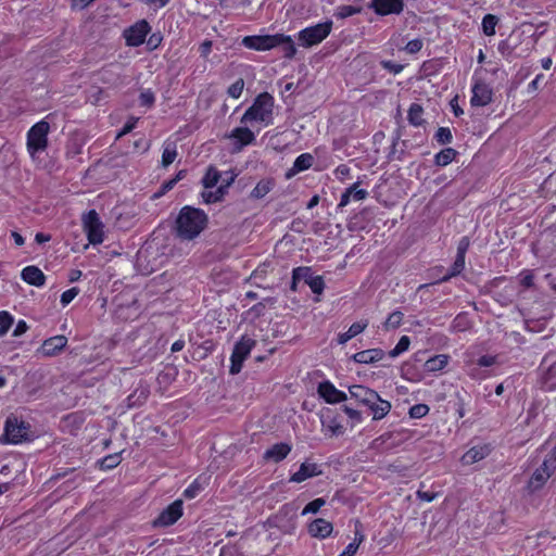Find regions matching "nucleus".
Listing matches in <instances>:
<instances>
[{
	"label": "nucleus",
	"instance_id": "nucleus-46",
	"mask_svg": "<svg viewBox=\"0 0 556 556\" xmlns=\"http://www.w3.org/2000/svg\"><path fill=\"white\" fill-rule=\"evenodd\" d=\"M362 11L361 8L353 7V5H341L338 8L337 16L339 18H346L349 16H352L354 14H357Z\"/></svg>",
	"mask_w": 556,
	"mask_h": 556
},
{
	"label": "nucleus",
	"instance_id": "nucleus-11",
	"mask_svg": "<svg viewBox=\"0 0 556 556\" xmlns=\"http://www.w3.org/2000/svg\"><path fill=\"white\" fill-rule=\"evenodd\" d=\"M281 37L276 35H264V36H247L242 39L244 47L257 51L270 50L279 46Z\"/></svg>",
	"mask_w": 556,
	"mask_h": 556
},
{
	"label": "nucleus",
	"instance_id": "nucleus-18",
	"mask_svg": "<svg viewBox=\"0 0 556 556\" xmlns=\"http://www.w3.org/2000/svg\"><path fill=\"white\" fill-rule=\"evenodd\" d=\"M291 445L288 443H276L271 447L266 450V452L263 455V458L265 460L279 463L288 456V454L291 452Z\"/></svg>",
	"mask_w": 556,
	"mask_h": 556
},
{
	"label": "nucleus",
	"instance_id": "nucleus-63",
	"mask_svg": "<svg viewBox=\"0 0 556 556\" xmlns=\"http://www.w3.org/2000/svg\"><path fill=\"white\" fill-rule=\"evenodd\" d=\"M27 329H28V326H27L26 321H24V320H20V321L16 324V326H15V328H14V330H13V336H14V337H20V336H22L23 333H25V332L27 331Z\"/></svg>",
	"mask_w": 556,
	"mask_h": 556
},
{
	"label": "nucleus",
	"instance_id": "nucleus-48",
	"mask_svg": "<svg viewBox=\"0 0 556 556\" xmlns=\"http://www.w3.org/2000/svg\"><path fill=\"white\" fill-rule=\"evenodd\" d=\"M307 286L315 294H320L324 291L325 282L321 276H313Z\"/></svg>",
	"mask_w": 556,
	"mask_h": 556
},
{
	"label": "nucleus",
	"instance_id": "nucleus-14",
	"mask_svg": "<svg viewBox=\"0 0 556 556\" xmlns=\"http://www.w3.org/2000/svg\"><path fill=\"white\" fill-rule=\"evenodd\" d=\"M317 392L329 404L342 403L348 400V395L338 390L330 381L320 382Z\"/></svg>",
	"mask_w": 556,
	"mask_h": 556
},
{
	"label": "nucleus",
	"instance_id": "nucleus-62",
	"mask_svg": "<svg viewBox=\"0 0 556 556\" xmlns=\"http://www.w3.org/2000/svg\"><path fill=\"white\" fill-rule=\"evenodd\" d=\"M354 189H346L342 195H341V199H340V202L338 204V208H342L344 206H346L351 200V195H352V191Z\"/></svg>",
	"mask_w": 556,
	"mask_h": 556
},
{
	"label": "nucleus",
	"instance_id": "nucleus-36",
	"mask_svg": "<svg viewBox=\"0 0 556 556\" xmlns=\"http://www.w3.org/2000/svg\"><path fill=\"white\" fill-rule=\"evenodd\" d=\"M498 23V17L493 14L484 15L482 20V30L485 36L495 35V27Z\"/></svg>",
	"mask_w": 556,
	"mask_h": 556
},
{
	"label": "nucleus",
	"instance_id": "nucleus-44",
	"mask_svg": "<svg viewBox=\"0 0 556 556\" xmlns=\"http://www.w3.org/2000/svg\"><path fill=\"white\" fill-rule=\"evenodd\" d=\"M402 320H403V313L400 311H394L387 318L384 326L387 329H389V328L395 329L401 325Z\"/></svg>",
	"mask_w": 556,
	"mask_h": 556
},
{
	"label": "nucleus",
	"instance_id": "nucleus-53",
	"mask_svg": "<svg viewBox=\"0 0 556 556\" xmlns=\"http://www.w3.org/2000/svg\"><path fill=\"white\" fill-rule=\"evenodd\" d=\"M348 189H354L352 191L351 198L356 200V201L364 200L368 195V192L365 189H358V182L353 184Z\"/></svg>",
	"mask_w": 556,
	"mask_h": 556
},
{
	"label": "nucleus",
	"instance_id": "nucleus-9",
	"mask_svg": "<svg viewBox=\"0 0 556 556\" xmlns=\"http://www.w3.org/2000/svg\"><path fill=\"white\" fill-rule=\"evenodd\" d=\"M182 516V501L176 500L163 509L152 522L155 528H164L174 525Z\"/></svg>",
	"mask_w": 556,
	"mask_h": 556
},
{
	"label": "nucleus",
	"instance_id": "nucleus-35",
	"mask_svg": "<svg viewBox=\"0 0 556 556\" xmlns=\"http://www.w3.org/2000/svg\"><path fill=\"white\" fill-rule=\"evenodd\" d=\"M177 156L176 146L173 142H168L165 144L163 154H162V165L164 167L169 166Z\"/></svg>",
	"mask_w": 556,
	"mask_h": 556
},
{
	"label": "nucleus",
	"instance_id": "nucleus-10",
	"mask_svg": "<svg viewBox=\"0 0 556 556\" xmlns=\"http://www.w3.org/2000/svg\"><path fill=\"white\" fill-rule=\"evenodd\" d=\"M151 27L146 20H141L124 30V38L126 45L130 47H138L144 42L147 35Z\"/></svg>",
	"mask_w": 556,
	"mask_h": 556
},
{
	"label": "nucleus",
	"instance_id": "nucleus-61",
	"mask_svg": "<svg viewBox=\"0 0 556 556\" xmlns=\"http://www.w3.org/2000/svg\"><path fill=\"white\" fill-rule=\"evenodd\" d=\"M495 356L483 355L478 359V365L482 367H489L495 364Z\"/></svg>",
	"mask_w": 556,
	"mask_h": 556
},
{
	"label": "nucleus",
	"instance_id": "nucleus-34",
	"mask_svg": "<svg viewBox=\"0 0 556 556\" xmlns=\"http://www.w3.org/2000/svg\"><path fill=\"white\" fill-rule=\"evenodd\" d=\"M219 178H220L219 172L215 167L210 166L202 179V184H203L204 188H206V189L213 188L217 185Z\"/></svg>",
	"mask_w": 556,
	"mask_h": 556
},
{
	"label": "nucleus",
	"instance_id": "nucleus-5",
	"mask_svg": "<svg viewBox=\"0 0 556 556\" xmlns=\"http://www.w3.org/2000/svg\"><path fill=\"white\" fill-rule=\"evenodd\" d=\"M331 28V21L306 27L299 33V40L304 47L315 46L330 34Z\"/></svg>",
	"mask_w": 556,
	"mask_h": 556
},
{
	"label": "nucleus",
	"instance_id": "nucleus-49",
	"mask_svg": "<svg viewBox=\"0 0 556 556\" xmlns=\"http://www.w3.org/2000/svg\"><path fill=\"white\" fill-rule=\"evenodd\" d=\"M429 413V407L426 404H416L409 408V416L412 418H421Z\"/></svg>",
	"mask_w": 556,
	"mask_h": 556
},
{
	"label": "nucleus",
	"instance_id": "nucleus-45",
	"mask_svg": "<svg viewBox=\"0 0 556 556\" xmlns=\"http://www.w3.org/2000/svg\"><path fill=\"white\" fill-rule=\"evenodd\" d=\"M325 504L326 501L324 498H315L304 507V509L302 510V515H306L309 513L316 514Z\"/></svg>",
	"mask_w": 556,
	"mask_h": 556
},
{
	"label": "nucleus",
	"instance_id": "nucleus-3",
	"mask_svg": "<svg viewBox=\"0 0 556 556\" xmlns=\"http://www.w3.org/2000/svg\"><path fill=\"white\" fill-rule=\"evenodd\" d=\"M50 125L46 121L36 123L27 134V150L30 155H35L39 151H43L48 146V134Z\"/></svg>",
	"mask_w": 556,
	"mask_h": 556
},
{
	"label": "nucleus",
	"instance_id": "nucleus-8",
	"mask_svg": "<svg viewBox=\"0 0 556 556\" xmlns=\"http://www.w3.org/2000/svg\"><path fill=\"white\" fill-rule=\"evenodd\" d=\"M84 229L91 244H100L103 241V225L94 210L89 211L83 218Z\"/></svg>",
	"mask_w": 556,
	"mask_h": 556
},
{
	"label": "nucleus",
	"instance_id": "nucleus-42",
	"mask_svg": "<svg viewBox=\"0 0 556 556\" xmlns=\"http://www.w3.org/2000/svg\"><path fill=\"white\" fill-rule=\"evenodd\" d=\"M13 324V317L5 311L0 312V337H3Z\"/></svg>",
	"mask_w": 556,
	"mask_h": 556
},
{
	"label": "nucleus",
	"instance_id": "nucleus-50",
	"mask_svg": "<svg viewBox=\"0 0 556 556\" xmlns=\"http://www.w3.org/2000/svg\"><path fill=\"white\" fill-rule=\"evenodd\" d=\"M424 42L421 39H413L405 46V51L409 54H415L421 50Z\"/></svg>",
	"mask_w": 556,
	"mask_h": 556
},
{
	"label": "nucleus",
	"instance_id": "nucleus-19",
	"mask_svg": "<svg viewBox=\"0 0 556 556\" xmlns=\"http://www.w3.org/2000/svg\"><path fill=\"white\" fill-rule=\"evenodd\" d=\"M229 138L236 139V150L240 151L243 147L251 144L255 140L253 131L247 127H237L231 130Z\"/></svg>",
	"mask_w": 556,
	"mask_h": 556
},
{
	"label": "nucleus",
	"instance_id": "nucleus-29",
	"mask_svg": "<svg viewBox=\"0 0 556 556\" xmlns=\"http://www.w3.org/2000/svg\"><path fill=\"white\" fill-rule=\"evenodd\" d=\"M447 355L439 354L429 358L425 364V368L427 371H438L443 369L447 365Z\"/></svg>",
	"mask_w": 556,
	"mask_h": 556
},
{
	"label": "nucleus",
	"instance_id": "nucleus-41",
	"mask_svg": "<svg viewBox=\"0 0 556 556\" xmlns=\"http://www.w3.org/2000/svg\"><path fill=\"white\" fill-rule=\"evenodd\" d=\"M409 344H410V340L407 336L401 337L397 344L395 345V348L389 352L390 357H396L401 353L407 351L409 348Z\"/></svg>",
	"mask_w": 556,
	"mask_h": 556
},
{
	"label": "nucleus",
	"instance_id": "nucleus-40",
	"mask_svg": "<svg viewBox=\"0 0 556 556\" xmlns=\"http://www.w3.org/2000/svg\"><path fill=\"white\" fill-rule=\"evenodd\" d=\"M149 395V391L146 388L137 389L132 394H130L127 399L128 405L134 406L137 404L143 403Z\"/></svg>",
	"mask_w": 556,
	"mask_h": 556
},
{
	"label": "nucleus",
	"instance_id": "nucleus-43",
	"mask_svg": "<svg viewBox=\"0 0 556 556\" xmlns=\"http://www.w3.org/2000/svg\"><path fill=\"white\" fill-rule=\"evenodd\" d=\"M434 138L437 139V141L440 144H447V143H451V141L453 139V136H452V131H451L450 128H447V127H440L437 130Z\"/></svg>",
	"mask_w": 556,
	"mask_h": 556
},
{
	"label": "nucleus",
	"instance_id": "nucleus-26",
	"mask_svg": "<svg viewBox=\"0 0 556 556\" xmlns=\"http://www.w3.org/2000/svg\"><path fill=\"white\" fill-rule=\"evenodd\" d=\"M313 160L314 159L309 153L299 155L293 163V167L286 174L287 178L292 177L296 173L308 169L313 165Z\"/></svg>",
	"mask_w": 556,
	"mask_h": 556
},
{
	"label": "nucleus",
	"instance_id": "nucleus-55",
	"mask_svg": "<svg viewBox=\"0 0 556 556\" xmlns=\"http://www.w3.org/2000/svg\"><path fill=\"white\" fill-rule=\"evenodd\" d=\"M154 93L150 90H147L144 92H141L140 94V103L144 106H151L154 103Z\"/></svg>",
	"mask_w": 556,
	"mask_h": 556
},
{
	"label": "nucleus",
	"instance_id": "nucleus-24",
	"mask_svg": "<svg viewBox=\"0 0 556 556\" xmlns=\"http://www.w3.org/2000/svg\"><path fill=\"white\" fill-rule=\"evenodd\" d=\"M368 327V320L354 323L350 326L346 332L338 336V343L345 344L349 340L362 333Z\"/></svg>",
	"mask_w": 556,
	"mask_h": 556
},
{
	"label": "nucleus",
	"instance_id": "nucleus-21",
	"mask_svg": "<svg viewBox=\"0 0 556 556\" xmlns=\"http://www.w3.org/2000/svg\"><path fill=\"white\" fill-rule=\"evenodd\" d=\"M22 279L35 287H42L46 276L37 266H27L22 270Z\"/></svg>",
	"mask_w": 556,
	"mask_h": 556
},
{
	"label": "nucleus",
	"instance_id": "nucleus-59",
	"mask_svg": "<svg viewBox=\"0 0 556 556\" xmlns=\"http://www.w3.org/2000/svg\"><path fill=\"white\" fill-rule=\"evenodd\" d=\"M328 429L331 431L333 435L343 434L344 428L341 424L337 422L336 419H331L327 425Z\"/></svg>",
	"mask_w": 556,
	"mask_h": 556
},
{
	"label": "nucleus",
	"instance_id": "nucleus-52",
	"mask_svg": "<svg viewBox=\"0 0 556 556\" xmlns=\"http://www.w3.org/2000/svg\"><path fill=\"white\" fill-rule=\"evenodd\" d=\"M342 409L343 412L349 416V418L351 420H353L354 422H361L363 417H362V413L357 409H354L348 405H343L342 406Z\"/></svg>",
	"mask_w": 556,
	"mask_h": 556
},
{
	"label": "nucleus",
	"instance_id": "nucleus-6",
	"mask_svg": "<svg viewBox=\"0 0 556 556\" xmlns=\"http://www.w3.org/2000/svg\"><path fill=\"white\" fill-rule=\"evenodd\" d=\"M255 343L254 339L247 336H243L240 341L236 343L230 358L231 365L229 372L231 375L240 372L243 361L248 357Z\"/></svg>",
	"mask_w": 556,
	"mask_h": 556
},
{
	"label": "nucleus",
	"instance_id": "nucleus-64",
	"mask_svg": "<svg viewBox=\"0 0 556 556\" xmlns=\"http://www.w3.org/2000/svg\"><path fill=\"white\" fill-rule=\"evenodd\" d=\"M358 549V543L352 542L350 543L343 553H341L339 556H354L355 553Z\"/></svg>",
	"mask_w": 556,
	"mask_h": 556
},
{
	"label": "nucleus",
	"instance_id": "nucleus-30",
	"mask_svg": "<svg viewBox=\"0 0 556 556\" xmlns=\"http://www.w3.org/2000/svg\"><path fill=\"white\" fill-rule=\"evenodd\" d=\"M465 268V255L456 254V258L445 276L440 281L444 282L450 280L452 277L459 275Z\"/></svg>",
	"mask_w": 556,
	"mask_h": 556
},
{
	"label": "nucleus",
	"instance_id": "nucleus-1",
	"mask_svg": "<svg viewBox=\"0 0 556 556\" xmlns=\"http://www.w3.org/2000/svg\"><path fill=\"white\" fill-rule=\"evenodd\" d=\"M207 215L200 208L184 206L176 219L177 233L185 240L198 237L206 227Z\"/></svg>",
	"mask_w": 556,
	"mask_h": 556
},
{
	"label": "nucleus",
	"instance_id": "nucleus-31",
	"mask_svg": "<svg viewBox=\"0 0 556 556\" xmlns=\"http://www.w3.org/2000/svg\"><path fill=\"white\" fill-rule=\"evenodd\" d=\"M277 37L282 38L281 40H279L280 42L278 47H282L285 58L292 59L296 53V49L292 38L283 34H277Z\"/></svg>",
	"mask_w": 556,
	"mask_h": 556
},
{
	"label": "nucleus",
	"instance_id": "nucleus-7",
	"mask_svg": "<svg viewBox=\"0 0 556 556\" xmlns=\"http://www.w3.org/2000/svg\"><path fill=\"white\" fill-rule=\"evenodd\" d=\"M28 425L18 421L16 417H8L4 427V433L1 441L17 444L27 439Z\"/></svg>",
	"mask_w": 556,
	"mask_h": 556
},
{
	"label": "nucleus",
	"instance_id": "nucleus-23",
	"mask_svg": "<svg viewBox=\"0 0 556 556\" xmlns=\"http://www.w3.org/2000/svg\"><path fill=\"white\" fill-rule=\"evenodd\" d=\"M375 390L369 389L362 384H354L349 387V393L352 399H354L358 404H368L371 399H374Z\"/></svg>",
	"mask_w": 556,
	"mask_h": 556
},
{
	"label": "nucleus",
	"instance_id": "nucleus-2",
	"mask_svg": "<svg viewBox=\"0 0 556 556\" xmlns=\"http://www.w3.org/2000/svg\"><path fill=\"white\" fill-rule=\"evenodd\" d=\"M274 109V98L268 92L260 93L253 104L245 111L241 117V123L262 122L266 125L271 123Z\"/></svg>",
	"mask_w": 556,
	"mask_h": 556
},
{
	"label": "nucleus",
	"instance_id": "nucleus-15",
	"mask_svg": "<svg viewBox=\"0 0 556 556\" xmlns=\"http://www.w3.org/2000/svg\"><path fill=\"white\" fill-rule=\"evenodd\" d=\"M320 475H323V470L318 464L304 462L301 464L299 470L290 477V482L301 483Z\"/></svg>",
	"mask_w": 556,
	"mask_h": 556
},
{
	"label": "nucleus",
	"instance_id": "nucleus-47",
	"mask_svg": "<svg viewBox=\"0 0 556 556\" xmlns=\"http://www.w3.org/2000/svg\"><path fill=\"white\" fill-rule=\"evenodd\" d=\"M244 87V80L242 78L237 79L233 84H231L227 90L229 97L238 99Z\"/></svg>",
	"mask_w": 556,
	"mask_h": 556
},
{
	"label": "nucleus",
	"instance_id": "nucleus-32",
	"mask_svg": "<svg viewBox=\"0 0 556 556\" xmlns=\"http://www.w3.org/2000/svg\"><path fill=\"white\" fill-rule=\"evenodd\" d=\"M424 109L418 103H413L408 110V122L414 126H421L424 124Z\"/></svg>",
	"mask_w": 556,
	"mask_h": 556
},
{
	"label": "nucleus",
	"instance_id": "nucleus-33",
	"mask_svg": "<svg viewBox=\"0 0 556 556\" xmlns=\"http://www.w3.org/2000/svg\"><path fill=\"white\" fill-rule=\"evenodd\" d=\"M486 456V448L472 447L464 456L463 459L466 464H473L483 459Z\"/></svg>",
	"mask_w": 556,
	"mask_h": 556
},
{
	"label": "nucleus",
	"instance_id": "nucleus-28",
	"mask_svg": "<svg viewBox=\"0 0 556 556\" xmlns=\"http://www.w3.org/2000/svg\"><path fill=\"white\" fill-rule=\"evenodd\" d=\"M457 155V151L453 148H445L434 156V163L438 166L448 165Z\"/></svg>",
	"mask_w": 556,
	"mask_h": 556
},
{
	"label": "nucleus",
	"instance_id": "nucleus-39",
	"mask_svg": "<svg viewBox=\"0 0 556 556\" xmlns=\"http://www.w3.org/2000/svg\"><path fill=\"white\" fill-rule=\"evenodd\" d=\"M543 379L548 390L556 388V361L547 367Z\"/></svg>",
	"mask_w": 556,
	"mask_h": 556
},
{
	"label": "nucleus",
	"instance_id": "nucleus-37",
	"mask_svg": "<svg viewBox=\"0 0 556 556\" xmlns=\"http://www.w3.org/2000/svg\"><path fill=\"white\" fill-rule=\"evenodd\" d=\"M121 463V454L114 453L108 455L98 462L99 466L103 470L115 468Z\"/></svg>",
	"mask_w": 556,
	"mask_h": 556
},
{
	"label": "nucleus",
	"instance_id": "nucleus-13",
	"mask_svg": "<svg viewBox=\"0 0 556 556\" xmlns=\"http://www.w3.org/2000/svg\"><path fill=\"white\" fill-rule=\"evenodd\" d=\"M491 87L481 79H477L472 86L471 105L485 106L492 101Z\"/></svg>",
	"mask_w": 556,
	"mask_h": 556
},
{
	"label": "nucleus",
	"instance_id": "nucleus-51",
	"mask_svg": "<svg viewBox=\"0 0 556 556\" xmlns=\"http://www.w3.org/2000/svg\"><path fill=\"white\" fill-rule=\"evenodd\" d=\"M79 290L77 288H71L66 291H64L61 295V303L63 306H66L70 304L75 296L78 294Z\"/></svg>",
	"mask_w": 556,
	"mask_h": 556
},
{
	"label": "nucleus",
	"instance_id": "nucleus-27",
	"mask_svg": "<svg viewBox=\"0 0 556 556\" xmlns=\"http://www.w3.org/2000/svg\"><path fill=\"white\" fill-rule=\"evenodd\" d=\"M274 180L271 179H262L257 182L254 189L251 191V198L262 199L267 193H269L274 187Z\"/></svg>",
	"mask_w": 556,
	"mask_h": 556
},
{
	"label": "nucleus",
	"instance_id": "nucleus-58",
	"mask_svg": "<svg viewBox=\"0 0 556 556\" xmlns=\"http://www.w3.org/2000/svg\"><path fill=\"white\" fill-rule=\"evenodd\" d=\"M162 42V36L160 34H152L148 41H147V46L149 48V50H155Z\"/></svg>",
	"mask_w": 556,
	"mask_h": 556
},
{
	"label": "nucleus",
	"instance_id": "nucleus-25",
	"mask_svg": "<svg viewBox=\"0 0 556 556\" xmlns=\"http://www.w3.org/2000/svg\"><path fill=\"white\" fill-rule=\"evenodd\" d=\"M233 179L235 177L231 175L230 181H228L225 185H220L215 191H203L201 194L203 201L207 204L222 201L226 193L227 188L232 184Z\"/></svg>",
	"mask_w": 556,
	"mask_h": 556
},
{
	"label": "nucleus",
	"instance_id": "nucleus-56",
	"mask_svg": "<svg viewBox=\"0 0 556 556\" xmlns=\"http://www.w3.org/2000/svg\"><path fill=\"white\" fill-rule=\"evenodd\" d=\"M137 122H138L137 117H130L125 123V125L123 126L122 130L118 132L117 138H119V137L130 132L136 127Z\"/></svg>",
	"mask_w": 556,
	"mask_h": 556
},
{
	"label": "nucleus",
	"instance_id": "nucleus-57",
	"mask_svg": "<svg viewBox=\"0 0 556 556\" xmlns=\"http://www.w3.org/2000/svg\"><path fill=\"white\" fill-rule=\"evenodd\" d=\"M176 185V179H169L162 184L161 189L153 195L154 198H160L165 194L167 191L172 190Z\"/></svg>",
	"mask_w": 556,
	"mask_h": 556
},
{
	"label": "nucleus",
	"instance_id": "nucleus-60",
	"mask_svg": "<svg viewBox=\"0 0 556 556\" xmlns=\"http://www.w3.org/2000/svg\"><path fill=\"white\" fill-rule=\"evenodd\" d=\"M470 241L468 237H463L457 245V254L466 255Z\"/></svg>",
	"mask_w": 556,
	"mask_h": 556
},
{
	"label": "nucleus",
	"instance_id": "nucleus-4",
	"mask_svg": "<svg viewBox=\"0 0 556 556\" xmlns=\"http://www.w3.org/2000/svg\"><path fill=\"white\" fill-rule=\"evenodd\" d=\"M556 470V445L547 454L543 464L533 472L529 488L533 491L541 489Z\"/></svg>",
	"mask_w": 556,
	"mask_h": 556
},
{
	"label": "nucleus",
	"instance_id": "nucleus-12",
	"mask_svg": "<svg viewBox=\"0 0 556 556\" xmlns=\"http://www.w3.org/2000/svg\"><path fill=\"white\" fill-rule=\"evenodd\" d=\"M376 14L384 16L389 14H400L404 10L403 0H371L368 5Z\"/></svg>",
	"mask_w": 556,
	"mask_h": 556
},
{
	"label": "nucleus",
	"instance_id": "nucleus-16",
	"mask_svg": "<svg viewBox=\"0 0 556 556\" xmlns=\"http://www.w3.org/2000/svg\"><path fill=\"white\" fill-rule=\"evenodd\" d=\"M372 397L374 399L370 400L371 402L364 404V406L370 409L374 420H380L390 413L392 406L389 401L382 400L376 391Z\"/></svg>",
	"mask_w": 556,
	"mask_h": 556
},
{
	"label": "nucleus",
	"instance_id": "nucleus-20",
	"mask_svg": "<svg viewBox=\"0 0 556 556\" xmlns=\"http://www.w3.org/2000/svg\"><path fill=\"white\" fill-rule=\"evenodd\" d=\"M333 530L332 523L323 518H317L308 526V532L312 536L325 539L331 534Z\"/></svg>",
	"mask_w": 556,
	"mask_h": 556
},
{
	"label": "nucleus",
	"instance_id": "nucleus-54",
	"mask_svg": "<svg viewBox=\"0 0 556 556\" xmlns=\"http://www.w3.org/2000/svg\"><path fill=\"white\" fill-rule=\"evenodd\" d=\"M381 66L393 74H399L403 71L404 66L402 64L394 63L392 61H381Z\"/></svg>",
	"mask_w": 556,
	"mask_h": 556
},
{
	"label": "nucleus",
	"instance_id": "nucleus-38",
	"mask_svg": "<svg viewBox=\"0 0 556 556\" xmlns=\"http://www.w3.org/2000/svg\"><path fill=\"white\" fill-rule=\"evenodd\" d=\"M293 285H296L299 281H304L306 285L309 279L314 276L308 267H298L293 269Z\"/></svg>",
	"mask_w": 556,
	"mask_h": 556
},
{
	"label": "nucleus",
	"instance_id": "nucleus-22",
	"mask_svg": "<svg viewBox=\"0 0 556 556\" xmlns=\"http://www.w3.org/2000/svg\"><path fill=\"white\" fill-rule=\"evenodd\" d=\"M383 356H384L383 350L369 349V350H365V351L355 353L352 356V359L358 364H372V363H376V362L382 359Z\"/></svg>",
	"mask_w": 556,
	"mask_h": 556
},
{
	"label": "nucleus",
	"instance_id": "nucleus-17",
	"mask_svg": "<svg viewBox=\"0 0 556 556\" xmlns=\"http://www.w3.org/2000/svg\"><path fill=\"white\" fill-rule=\"evenodd\" d=\"M67 343L65 336H54L43 341L40 352L43 356H54L59 354Z\"/></svg>",
	"mask_w": 556,
	"mask_h": 556
}]
</instances>
